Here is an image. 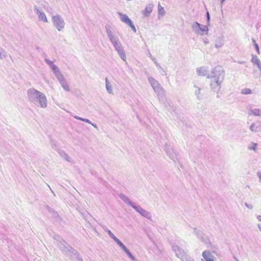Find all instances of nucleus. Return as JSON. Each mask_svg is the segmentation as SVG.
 I'll return each mask as SVG.
<instances>
[{
  "mask_svg": "<svg viewBox=\"0 0 261 261\" xmlns=\"http://www.w3.org/2000/svg\"><path fill=\"white\" fill-rule=\"evenodd\" d=\"M125 253L133 260H135L136 259L135 257L132 255L130 252L128 250Z\"/></svg>",
  "mask_w": 261,
  "mask_h": 261,
  "instance_id": "42",
  "label": "nucleus"
},
{
  "mask_svg": "<svg viewBox=\"0 0 261 261\" xmlns=\"http://www.w3.org/2000/svg\"><path fill=\"white\" fill-rule=\"evenodd\" d=\"M132 207L142 216L147 218L148 219H151V215L150 213L149 212L143 209L140 205L135 203L134 205H132Z\"/></svg>",
  "mask_w": 261,
  "mask_h": 261,
  "instance_id": "8",
  "label": "nucleus"
},
{
  "mask_svg": "<svg viewBox=\"0 0 261 261\" xmlns=\"http://www.w3.org/2000/svg\"><path fill=\"white\" fill-rule=\"evenodd\" d=\"M252 146H251V147H250V146L248 147V149L253 150L254 151H256L257 149V148H256L257 144L253 143L252 144Z\"/></svg>",
  "mask_w": 261,
  "mask_h": 261,
  "instance_id": "41",
  "label": "nucleus"
},
{
  "mask_svg": "<svg viewBox=\"0 0 261 261\" xmlns=\"http://www.w3.org/2000/svg\"><path fill=\"white\" fill-rule=\"evenodd\" d=\"M204 43L207 44L208 43L207 39H206L205 41H204Z\"/></svg>",
  "mask_w": 261,
  "mask_h": 261,
  "instance_id": "60",
  "label": "nucleus"
},
{
  "mask_svg": "<svg viewBox=\"0 0 261 261\" xmlns=\"http://www.w3.org/2000/svg\"><path fill=\"white\" fill-rule=\"evenodd\" d=\"M71 258L74 261H83L80 255L75 250V253H71L70 255Z\"/></svg>",
  "mask_w": 261,
  "mask_h": 261,
  "instance_id": "19",
  "label": "nucleus"
},
{
  "mask_svg": "<svg viewBox=\"0 0 261 261\" xmlns=\"http://www.w3.org/2000/svg\"><path fill=\"white\" fill-rule=\"evenodd\" d=\"M257 176H258V177H259V181L260 182H261V171L260 172H258L257 173Z\"/></svg>",
  "mask_w": 261,
  "mask_h": 261,
  "instance_id": "48",
  "label": "nucleus"
},
{
  "mask_svg": "<svg viewBox=\"0 0 261 261\" xmlns=\"http://www.w3.org/2000/svg\"><path fill=\"white\" fill-rule=\"evenodd\" d=\"M245 205L250 210H252L253 207V205L251 204H249L247 202L245 203Z\"/></svg>",
  "mask_w": 261,
  "mask_h": 261,
  "instance_id": "45",
  "label": "nucleus"
},
{
  "mask_svg": "<svg viewBox=\"0 0 261 261\" xmlns=\"http://www.w3.org/2000/svg\"><path fill=\"white\" fill-rule=\"evenodd\" d=\"M154 64H155V65L158 67V68L159 67V66H160V65H159V64L157 62H155Z\"/></svg>",
  "mask_w": 261,
  "mask_h": 261,
  "instance_id": "54",
  "label": "nucleus"
},
{
  "mask_svg": "<svg viewBox=\"0 0 261 261\" xmlns=\"http://www.w3.org/2000/svg\"><path fill=\"white\" fill-rule=\"evenodd\" d=\"M148 80L154 92L158 95V96H163L164 90L159 82L152 77H149Z\"/></svg>",
  "mask_w": 261,
  "mask_h": 261,
  "instance_id": "4",
  "label": "nucleus"
},
{
  "mask_svg": "<svg viewBox=\"0 0 261 261\" xmlns=\"http://www.w3.org/2000/svg\"><path fill=\"white\" fill-rule=\"evenodd\" d=\"M147 55H148V56L150 58H151V57H152V56L151 54L149 51H148V54H147Z\"/></svg>",
  "mask_w": 261,
  "mask_h": 261,
  "instance_id": "51",
  "label": "nucleus"
},
{
  "mask_svg": "<svg viewBox=\"0 0 261 261\" xmlns=\"http://www.w3.org/2000/svg\"><path fill=\"white\" fill-rule=\"evenodd\" d=\"M105 81L107 91L109 93L112 94L113 93L112 87L107 77L105 78Z\"/></svg>",
  "mask_w": 261,
  "mask_h": 261,
  "instance_id": "23",
  "label": "nucleus"
},
{
  "mask_svg": "<svg viewBox=\"0 0 261 261\" xmlns=\"http://www.w3.org/2000/svg\"><path fill=\"white\" fill-rule=\"evenodd\" d=\"M166 152L168 155L171 160L175 161V160L177 159V155L176 154V153L174 152V150L172 149H168L166 151Z\"/></svg>",
  "mask_w": 261,
  "mask_h": 261,
  "instance_id": "18",
  "label": "nucleus"
},
{
  "mask_svg": "<svg viewBox=\"0 0 261 261\" xmlns=\"http://www.w3.org/2000/svg\"><path fill=\"white\" fill-rule=\"evenodd\" d=\"M223 45V43L222 42V39H220L219 41L216 42L215 43V46L217 48H219L221 47Z\"/></svg>",
  "mask_w": 261,
  "mask_h": 261,
  "instance_id": "37",
  "label": "nucleus"
},
{
  "mask_svg": "<svg viewBox=\"0 0 261 261\" xmlns=\"http://www.w3.org/2000/svg\"><path fill=\"white\" fill-rule=\"evenodd\" d=\"M200 27V24L198 22H195L192 25V28L193 31L196 34H199V27Z\"/></svg>",
  "mask_w": 261,
  "mask_h": 261,
  "instance_id": "22",
  "label": "nucleus"
},
{
  "mask_svg": "<svg viewBox=\"0 0 261 261\" xmlns=\"http://www.w3.org/2000/svg\"><path fill=\"white\" fill-rule=\"evenodd\" d=\"M2 51L0 50V59H3V57H2Z\"/></svg>",
  "mask_w": 261,
  "mask_h": 261,
  "instance_id": "57",
  "label": "nucleus"
},
{
  "mask_svg": "<svg viewBox=\"0 0 261 261\" xmlns=\"http://www.w3.org/2000/svg\"><path fill=\"white\" fill-rule=\"evenodd\" d=\"M241 93L243 94H249L252 93V91L248 88H245L242 90Z\"/></svg>",
  "mask_w": 261,
  "mask_h": 261,
  "instance_id": "36",
  "label": "nucleus"
},
{
  "mask_svg": "<svg viewBox=\"0 0 261 261\" xmlns=\"http://www.w3.org/2000/svg\"><path fill=\"white\" fill-rule=\"evenodd\" d=\"M238 63L240 64H244L245 63V62L244 61H239Z\"/></svg>",
  "mask_w": 261,
  "mask_h": 261,
  "instance_id": "58",
  "label": "nucleus"
},
{
  "mask_svg": "<svg viewBox=\"0 0 261 261\" xmlns=\"http://www.w3.org/2000/svg\"><path fill=\"white\" fill-rule=\"evenodd\" d=\"M172 249L175 253L176 255L182 261H185L189 257L185 251L177 245L173 246Z\"/></svg>",
  "mask_w": 261,
  "mask_h": 261,
  "instance_id": "6",
  "label": "nucleus"
},
{
  "mask_svg": "<svg viewBox=\"0 0 261 261\" xmlns=\"http://www.w3.org/2000/svg\"><path fill=\"white\" fill-rule=\"evenodd\" d=\"M60 84L64 90L67 92H69L70 91V88L66 82V80L64 81L63 82L60 83Z\"/></svg>",
  "mask_w": 261,
  "mask_h": 261,
  "instance_id": "28",
  "label": "nucleus"
},
{
  "mask_svg": "<svg viewBox=\"0 0 261 261\" xmlns=\"http://www.w3.org/2000/svg\"><path fill=\"white\" fill-rule=\"evenodd\" d=\"M74 117L75 119H76L77 120H81L82 121H83V120L84 119L83 118L77 116H75Z\"/></svg>",
  "mask_w": 261,
  "mask_h": 261,
  "instance_id": "47",
  "label": "nucleus"
},
{
  "mask_svg": "<svg viewBox=\"0 0 261 261\" xmlns=\"http://www.w3.org/2000/svg\"><path fill=\"white\" fill-rule=\"evenodd\" d=\"M103 229L105 230V231L107 232L109 236L112 238L113 239V240L116 243L118 240L119 239L115 236V235L111 231V230H110L109 229H108L107 227H103Z\"/></svg>",
  "mask_w": 261,
  "mask_h": 261,
  "instance_id": "24",
  "label": "nucleus"
},
{
  "mask_svg": "<svg viewBox=\"0 0 261 261\" xmlns=\"http://www.w3.org/2000/svg\"><path fill=\"white\" fill-rule=\"evenodd\" d=\"M210 78L211 79L210 84L211 89L214 91H219L223 80L217 79L213 77Z\"/></svg>",
  "mask_w": 261,
  "mask_h": 261,
  "instance_id": "9",
  "label": "nucleus"
},
{
  "mask_svg": "<svg viewBox=\"0 0 261 261\" xmlns=\"http://www.w3.org/2000/svg\"><path fill=\"white\" fill-rule=\"evenodd\" d=\"M116 243L125 253L128 250L126 246L119 240Z\"/></svg>",
  "mask_w": 261,
  "mask_h": 261,
  "instance_id": "30",
  "label": "nucleus"
},
{
  "mask_svg": "<svg viewBox=\"0 0 261 261\" xmlns=\"http://www.w3.org/2000/svg\"><path fill=\"white\" fill-rule=\"evenodd\" d=\"M220 2H221V5H222V4L223 3V2H224L225 0H220Z\"/></svg>",
  "mask_w": 261,
  "mask_h": 261,
  "instance_id": "59",
  "label": "nucleus"
},
{
  "mask_svg": "<svg viewBox=\"0 0 261 261\" xmlns=\"http://www.w3.org/2000/svg\"><path fill=\"white\" fill-rule=\"evenodd\" d=\"M106 30L107 34L110 40L112 39L113 38L115 37L114 35H113V33L112 31L110 30V27L109 25L106 26Z\"/></svg>",
  "mask_w": 261,
  "mask_h": 261,
  "instance_id": "27",
  "label": "nucleus"
},
{
  "mask_svg": "<svg viewBox=\"0 0 261 261\" xmlns=\"http://www.w3.org/2000/svg\"><path fill=\"white\" fill-rule=\"evenodd\" d=\"M257 220H258L259 221H260V222H261V216H260V215H258V216H257Z\"/></svg>",
  "mask_w": 261,
  "mask_h": 261,
  "instance_id": "50",
  "label": "nucleus"
},
{
  "mask_svg": "<svg viewBox=\"0 0 261 261\" xmlns=\"http://www.w3.org/2000/svg\"><path fill=\"white\" fill-rule=\"evenodd\" d=\"M58 246L64 254L70 255L71 253H75V250L70 247L65 241L58 244Z\"/></svg>",
  "mask_w": 261,
  "mask_h": 261,
  "instance_id": "5",
  "label": "nucleus"
},
{
  "mask_svg": "<svg viewBox=\"0 0 261 261\" xmlns=\"http://www.w3.org/2000/svg\"><path fill=\"white\" fill-rule=\"evenodd\" d=\"M206 20H207V25H209L210 21V13L208 11L206 12Z\"/></svg>",
  "mask_w": 261,
  "mask_h": 261,
  "instance_id": "43",
  "label": "nucleus"
},
{
  "mask_svg": "<svg viewBox=\"0 0 261 261\" xmlns=\"http://www.w3.org/2000/svg\"><path fill=\"white\" fill-rule=\"evenodd\" d=\"M83 121H84L89 124H92V122L90 121V120L86 119V118H84V119L83 120Z\"/></svg>",
  "mask_w": 261,
  "mask_h": 261,
  "instance_id": "46",
  "label": "nucleus"
},
{
  "mask_svg": "<svg viewBox=\"0 0 261 261\" xmlns=\"http://www.w3.org/2000/svg\"><path fill=\"white\" fill-rule=\"evenodd\" d=\"M51 20L54 25L58 31H62L65 28V22L60 15H56L52 17Z\"/></svg>",
  "mask_w": 261,
  "mask_h": 261,
  "instance_id": "3",
  "label": "nucleus"
},
{
  "mask_svg": "<svg viewBox=\"0 0 261 261\" xmlns=\"http://www.w3.org/2000/svg\"><path fill=\"white\" fill-rule=\"evenodd\" d=\"M251 62L254 64L256 65L257 67L259 70L260 74L261 73V62L259 59L257 58L256 56L252 55V59L251 60Z\"/></svg>",
  "mask_w": 261,
  "mask_h": 261,
  "instance_id": "14",
  "label": "nucleus"
},
{
  "mask_svg": "<svg viewBox=\"0 0 261 261\" xmlns=\"http://www.w3.org/2000/svg\"><path fill=\"white\" fill-rule=\"evenodd\" d=\"M225 72L221 66H217L211 71V75H207V77H213L217 79L224 80Z\"/></svg>",
  "mask_w": 261,
  "mask_h": 261,
  "instance_id": "2",
  "label": "nucleus"
},
{
  "mask_svg": "<svg viewBox=\"0 0 261 261\" xmlns=\"http://www.w3.org/2000/svg\"><path fill=\"white\" fill-rule=\"evenodd\" d=\"M45 61L50 66L53 72L59 68L57 65L54 64L53 61H50L49 59H45Z\"/></svg>",
  "mask_w": 261,
  "mask_h": 261,
  "instance_id": "21",
  "label": "nucleus"
},
{
  "mask_svg": "<svg viewBox=\"0 0 261 261\" xmlns=\"http://www.w3.org/2000/svg\"><path fill=\"white\" fill-rule=\"evenodd\" d=\"M197 71L199 75L206 76L207 74V70L203 67L197 68Z\"/></svg>",
  "mask_w": 261,
  "mask_h": 261,
  "instance_id": "20",
  "label": "nucleus"
},
{
  "mask_svg": "<svg viewBox=\"0 0 261 261\" xmlns=\"http://www.w3.org/2000/svg\"><path fill=\"white\" fill-rule=\"evenodd\" d=\"M150 59L152 60V61L155 63V62H156V59L153 57L150 58Z\"/></svg>",
  "mask_w": 261,
  "mask_h": 261,
  "instance_id": "49",
  "label": "nucleus"
},
{
  "mask_svg": "<svg viewBox=\"0 0 261 261\" xmlns=\"http://www.w3.org/2000/svg\"><path fill=\"white\" fill-rule=\"evenodd\" d=\"M113 45L114 47L117 44L119 43L120 41H119V38L118 37L115 36L114 38H113L112 39L110 40Z\"/></svg>",
  "mask_w": 261,
  "mask_h": 261,
  "instance_id": "33",
  "label": "nucleus"
},
{
  "mask_svg": "<svg viewBox=\"0 0 261 261\" xmlns=\"http://www.w3.org/2000/svg\"><path fill=\"white\" fill-rule=\"evenodd\" d=\"M194 232L195 235L202 241L204 242L205 241V239L204 238V234L203 232L199 229L195 228L194 229Z\"/></svg>",
  "mask_w": 261,
  "mask_h": 261,
  "instance_id": "15",
  "label": "nucleus"
},
{
  "mask_svg": "<svg viewBox=\"0 0 261 261\" xmlns=\"http://www.w3.org/2000/svg\"><path fill=\"white\" fill-rule=\"evenodd\" d=\"M202 257L206 261H214L215 257L208 250H205L202 253Z\"/></svg>",
  "mask_w": 261,
  "mask_h": 261,
  "instance_id": "12",
  "label": "nucleus"
},
{
  "mask_svg": "<svg viewBox=\"0 0 261 261\" xmlns=\"http://www.w3.org/2000/svg\"><path fill=\"white\" fill-rule=\"evenodd\" d=\"M45 207L47 210V211H48L49 213L53 214L54 216H55V217L58 216V215L57 212H56L53 208L50 207V206H49L47 205H45Z\"/></svg>",
  "mask_w": 261,
  "mask_h": 261,
  "instance_id": "29",
  "label": "nucleus"
},
{
  "mask_svg": "<svg viewBox=\"0 0 261 261\" xmlns=\"http://www.w3.org/2000/svg\"><path fill=\"white\" fill-rule=\"evenodd\" d=\"M54 74L55 75L59 83L63 82L66 81V79L63 74L61 72L59 68L53 71Z\"/></svg>",
  "mask_w": 261,
  "mask_h": 261,
  "instance_id": "13",
  "label": "nucleus"
},
{
  "mask_svg": "<svg viewBox=\"0 0 261 261\" xmlns=\"http://www.w3.org/2000/svg\"><path fill=\"white\" fill-rule=\"evenodd\" d=\"M48 187L49 188V189H50V190H51V191L52 193L54 194V196H55V194L54 192V191L51 189V188H50V187H49V185H48Z\"/></svg>",
  "mask_w": 261,
  "mask_h": 261,
  "instance_id": "56",
  "label": "nucleus"
},
{
  "mask_svg": "<svg viewBox=\"0 0 261 261\" xmlns=\"http://www.w3.org/2000/svg\"><path fill=\"white\" fill-rule=\"evenodd\" d=\"M50 144L51 147L55 149L56 150L58 151L59 150L57 148L56 143L54 140L50 139Z\"/></svg>",
  "mask_w": 261,
  "mask_h": 261,
  "instance_id": "35",
  "label": "nucleus"
},
{
  "mask_svg": "<svg viewBox=\"0 0 261 261\" xmlns=\"http://www.w3.org/2000/svg\"><path fill=\"white\" fill-rule=\"evenodd\" d=\"M251 113L255 116H261V109H255L251 110Z\"/></svg>",
  "mask_w": 261,
  "mask_h": 261,
  "instance_id": "32",
  "label": "nucleus"
},
{
  "mask_svg": "<svg viewBox=\"0 0 261 261\" xmlns=\"http://www.w3.org/2000/svg\"><path fill=\"white\" fill-rule=\"evenodd\" d=\"M158 14L162 16L165 14L164 8L160 5V3L158 5Z\"/></svg>",
  "mask_w": 261,
  "mask_h": 261,
  "instance_id": "34",
  "label": "nucleus"
},
{
  "mask_svg": "<svg viewBox=\"0 0 261 261\" xmlns=\"http://www.w3.org/2000/svg\"><path fill=\"white\" fill-rule=\"evenodd\" d=\"M93 127H94L95 128H98L97 125L95 124V123H92V124H91Z\"/></svg>",
  "mask_w": 261,
  "mask_h": 261,
  "instance_id": "52",
  "label": "nucleus"
},
{
  "mask_svg": "<svg viewBox=\"0 0 261 261\" xmlns=\"http://www.w3.org/2000/svg\"><path fill=\"white\" fill-rule=\"evenodd\" d=\"M54 239L56 241H58L59 243V244H60L61 243L64 241V240L59 235L54 236Z\"/></svg>",
  "mask_w": 261,
  "mask_h": 261,
  "instance_id": "39",
  "label": "nucleus"
},
{
  "mask_svg": "<svg viewBox=\"0 0 261 261\" xmlns=\"http://www.w3.org/2000/svg\"><path fill=\"white\" fill-rule=\"evenodd\" d=\"M57 151L61 157L64 158L66 161H69L70 158L64 151L58 150Z\"/></svg>",
  "mask_w": 261,
  "mask_h": 261,
  "instance_id": "26",
  "label": "nucleus"
},
{
  "mask_svg": "<svg viewBox=\"0 0 261 261\" xmlns=\"http://www.w3.org/2000/svg\"><path fill=\"white\" fill-rule=\"evenodd\" d=\"M202 32L200 33L201 35H203L204 34L207 35L208 32L207 26L200 24V27H199V32Z\"/></svg>",
  "mask_w": 261,
  "mask_h": 261,
  "instance_id": "25",
  "label": "nucleus"
},
{
  "mask_svg": "<svg viewBox=\"0 0 261 261\" xmlns=\"http://www.w3.org/2000/svg\"><path fill=\"white\" fill-rule=\"evenodd\" d=\"M257 226H258L259 229L260 230V231H261V224H258L257 225Z\"/></svg>",
  "mask_w": 261,
  "mask_h": 261,
  "instance_id": "55",
  "label": "nucleus"
},
{
  "mask_svg": "<svg viewBox=\"0 0 261 261\" xmlns=\"http://www.w3.org/2000/svg\"><path fill=\"white\" fill-rule=\"evenodd\" d=\"M118 14L119 15L120 17L121 20L129 26L134 33H136L137 30L135 28V26L133 24L132 21L130 20V18H128V17L126 14H123L121 13H118Z\"/></svg>",
  "mask_w": 261,
  "mask_h": 261,
  "instance_id": "7",
  "label": "nucleus"
},
{
  "mask_svg": "<svg viewBox=\"0 0 261 261\" xmlns=\"http://www.w3.org/2000/svg\"><path fill=\"white\" fill-rule=\"evenodd\" d=\"M158 69L160 70V71L161 72V74L162 75H166V72L165 71V70L163 69V68L162 67H161V66H159V67L158 68Z\"/></svg>",
  "mask_w": 261,
  "mask_h": 261,
  "instance_id": "44",
  "label": "nucleus"
},
{
  "mask_svg": "<svg viewBox=\"0 0 261 261\" xmlns=\"http://www.w3.org/2000/svg\"><path fill=\"white\" fill-rule=\"evenodd\" d=\"M154 64H155V65L158 67V68L159 67V66H160V65H159V64L157 62H155Z\"/></svg>",
  "mask_w": 261,
  "mask_h": 261,
  "instance_id": "53",
  "label": "nucleus"
},
{
  "mask_svg": "<svg viewBox=\"0 0 261 261\" xmlns=\"http://www.w3.org/2000/svg\"><path fill=\"white\" fill-rule=\"evenodd\" d=\"M115 49L117 51L119 56L121 58V59L124 61H126V57L125 55V53L124 50L123 48L122 44L121 42H119L118 44H117L115 46H114Z\"/></svg>",
  "mask_w": 261,
  "mask_h": 261,
  "instance_id": "10",
  "label": "nucleus"
},
{
  "mask_svg": "<svg viewBox=\"0 0 261 261\" xmlns=\"http://www.w3.org/2000/svg\"><path fill=\"white\" fill-rule=\"evenodd\" d=\"M194 87L196 88V89L195 90V94L196 95V97H197V98L198 99V100H200L201 99V97H200V91H201V89L197 86H196L195 85H194Z\"/></svg>",
  "mask_w": 261,
  "mask_h": 261,
  "instance_id": "31",
  "label": "nucleus"
},
{
  "mask_svg": "<svg viewBox=\"0 0 261 261\" xmlns=\"http://www.w3.org/2000/svg\"><path fill=\"white\" fill-rule=\"evenodd\" d=\"M119 197H120V198L121 199H122L124 202H125L126 203H127L129 205H130L131 207H132V205H134V203H133V202H132L126 196H125L124 194H120L119 195Z\"/></svg>",
  "mask_w": 261,
  "mask_h": 261,
  "instance_id": "17",
  "label": "nucleus"
},
{
  "mask_svg": "<svg viewBox=\"0 0 261 261\" xmlns=\"http://www.w3.org/2000/svg\"><path fill=\"white\" fill-rule=\"evenodd\" d=\"M153 7V5L152 4H149L146 6L143 13L145 17H148L149 15L152 11Z\"/></svg>",
  "mask_w": 261,
  "mask_h": 261,
  "instance_id": "16",
  "label": "nucleus"
},
{
  "mask_svg": "<svg viewBox=\"0 0 261 261\" xmlns=\"http://www.w3.org/2000/svg\"><path fill=\"white\" fill-rule=\"evenodd\" d=\"M250 129L252 132H257V127L255 126L254 123H252V124L250 126Z\"/></svg>",
  "mask_w": 261,
  "mask_h": 261,
  "instance_id": "40",
  "label": "nucleus"
},
{
  "mask_svg": "<svg viewBox=\"0 0 261 261\" xmlns=\"http://www.w3.org/2000/svg\"><path fill=\"white\" fill-rule=\"evenodd\" d=\"M252 41L254 43V45L255 50H256L257 54H259L260 51H259V48L258 45L255 42V41L254 39H252Z\"/></svg>",
  "mask_w": 261,
  "mask_h": 261,
  "instance_id": "38",
  "label": "nucleus"
},
{
  "mask_svg": "<svg viewBox=\"0 0 261 261\" xmlns=\"http://www.w3.org/2000/svg\"><path fill=\"white\" fill-rule=\"evenodd\" d=\"M34 11L37 14L39 20L44 22H47V17L43 11L40 10L36 6L34 7Z\"/></svg>",
  "mask_w": 261,
  "mask_h": 261,
  "instance_id": "11",
  "label": "nucleus"
},
{
  "mask_svg": "<svg viewBox=\"0 0 261 261\" xmlns=\"http://www.w3.org/2000/svg\"><path fill=\"white\" fill-rule=\"evenodd\" d=\"M30 101L35 106L41 108L47 107V98L45 95L33 88L29 89L27 92Z\"/></svg>",
  "mask_w": 261,
  "mask_h": 261,
  "instance_id": "1",
  "label": "nucleus"
},
{
  "mask_svg": "<svg viewBox=\"0 0 261 261\" xmlns=\"http://www.w3.org/2000/svg\"><path fill=\"white\" fill-rule=\"evenodd\" d=\"M233 258L236 261H239L238 259L235 256H234Z\"/></svg>",
  "mask_w": 261,
  "mask_h": 261,
  "instance_id": "61",
  "label": "nucleus"
}]
</instances>
